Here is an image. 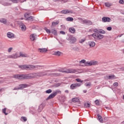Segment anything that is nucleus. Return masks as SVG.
<instances>
[{
    "mask_svg": "<svg viewBox=\"0 0 124 124\" xmlns=\"http://www.w3.org/2000/svg\"><path fill=\"white\" fill-rule=\"evenodd\" d=\"M52 93V90L51 89H48L46 91V93Z\"/></svg>",
    "mask_w": 124,
    "mask_h": 124,
    "instance_id": "nucleus-45",
    "label": "nucleus"
},
{
    "mask_svg": "<svg viewBox=\"0 0 124 124\" xmlns=\"http://www.w3.org/2000/svg\"><path fill=\"white\" fill-rule=\"evenodd\" d=\"M69 14V11L68 10H66V14Z\"/></svg>",
    "mask_w": 124,
    "mask_h": 124,
    "instance_id": "nucleus-62",
    "label": "nucleus"
},
{
    "mask_svg": "<svg viewBox=\"0 0 124 124\" xmlns=\"http://www.w3.org/2000/svg\"><path fill=\"white\" fill-rule=\"evenodd\" d=\"M30 36H31L30 39L32 41H34V40H35V36L34 35V34H31Z\"/></svg>",
    "mask_w": 124,
    "mask_h": 124,
    "instance_id": "nucleus-31",
    "label": "nucleus"
},
{
    "mask_svg": "<svg viewBox=\"0 0 124 124\" xmlns=\"http://www.w3.org/2000/svg\"><path fill=\"white\" fill-rule=\"evenodd\" d=\"M21 120H23L24 122H27L28 119H27V117H24V116H22L21 118Z\"/></svg>",
    "mask_w": 124,
    "mask_h": 124,
    "instance_id": "nucleus-42",
    "label": "nucleus"
},
{
    "mask_svg": "<svg viewBox=\"0 0 124 124\" xmlns=\"http://www.w3.org/2000/svg\"><path fill=\"white\" fill-rule=\"evenodd\" d=\"M68 40L70 41V43H71V44H74L75 42L77 41L76 38L75 37H74L73 35H70L68 37Z\"/></svg>",
    "mask_w": 124,
    "mask_h": 124,
    "instance_id": "nucleus-7",
    "label": "nucleus"
},
{
    "mask_svg": "<svg viewBox=\"0 0 124 124\" xmlns=\"http://www.w3.org/2000/svg\"><path fill=\"white\" fill-rule=\"evenodd\" d=\"M59 24H60V21L59 20H57L56 22H52L51 27H55V26H57V25H59Z\"/></svg>",
    "mask_w": 124,
    "mask_h": 124,
    "instance_id": "nucleus-21",
    "label": "nucleus"
},
{
    "mask_svg": "<svg viewBox=\"0 0 124 124\" xmlns=\"http://www.w3.org/2000/svg\"><path fill=\"white\" fill-rule=\"evenodd\" d=\"M83 42H85V40L84 39H81L80 40V43H83Z\"/></svg>",
    "mask_w": 124,
    "mask_h": 124,
    "instance_id": "nucleus-59",
    "label": "nucleus"
},
{
    "mask_svg": "<svg viewBox=\"0 0 124 124\" xmlns=\"http://www.w3.org/2000/svg\"><path fill=\"white\" fill-rule=\"evenodd\" d=\"M50 76H55L57 77L58 76H61V74L58 73H50Z\"/></svg>",
    "mask_w": 124,
    "mask_h": 124,
    "instance_id": "nucleus-27",
    "label": "nucleus"
},
{
    "mask_svg": "<svg viewBox=\"0 0 124 124\" xmlns=\"http://www.w3.org/2000/svg\"><path fill=\"white\" fill-rule=\"evenodd\" d=\"M113 86H114L115 87H118V86H119V83H118V82H114L113 83Z\"/></svg>",
    "mask_w": 124,
    "mask_h": 124,
    "instance_id": "nucleus-53",
    "label": "nucleus"
},
{
    "mask_svg": "<svg viewBox=\"0 0 124 124\" xmlns=\"http://www.w3.org/2000/svg\"><path fill=\"white\" fill-rule=\"evenodd\" d=\"M69 31L71 33H75V31H76V30H75V28L73 27H71L69 29Z\"/></svg>",
    "mask_w": 124,
    "mask_h": 124,
    "instance_id": "nucleus-18",
    "label": "nucleus"
},
{
    "mask_svg": "<svg viewBox=\"0 0 124 124\" xmlns=\"http://www.w3.org/2000/svg\"><path fill=\"white\" fill-rule=\"evenodd\" d=\"M76 72H77L76 69L72 68L67 69L66 71H65V73H76Z\"/></svg>",
    "mask_w": 124,
    "mask_h": 124,
    "instance_id": "nucleus-11",
    "label": "nucleus"
},
{
    "mask_svg": "<svg viewBox=\"0 0 124 124\" xmlns=\"http://www.w3.org/2000/svg\"><path fill=\"white\" fill-rule=\"evenodd\" d=\"M66 20L68 22H73V21L74 20V19L73 18V17H68L66 18Z\"/></svg>",
    "mask_w": 124,
    "mask_h": 124,
    "instance_id": "nucleus-30",
    "label": "nucleus"
},
{
    "mask_svg": "<svg viewBox=\"0 0 124 124\" xmlns=\"http://www.w3.org/2000/svg\"><path fill=\"white\" fill-rule=\"evenodd\" d=\"M0 23L4 24V25H6L7 23V19L5 18H1Z\"/></svg>",
    "mask_w": 124,
    "mask_h": 124,
    "instance_id": "nucleus-23",
    "label": "nucleus"
},
{
    "mask_svg": "<svg viewBox=\"0 0 124 124\" xmlns=\"http://www.w3.org/2000/svg\"><path fill=\"white\" fill-rule=\"evenodd\" d=\"M79 63L81 64V63H84L86 66V63H87V62L85 60H82L79 62Z\"/></svg>",
    "mask_w": 124,
    "mask_h": 124,
    "instance_id": "nucleus-40",
    "label": "nucleus"
},
{
    "mask_svg": "<svg viewBox=\"0 0 124 124\" xmlns=\"http://www.w3.org/2000/svg\"><path fill=\"white\" fill-rule=\"evenodd\" d=\"M54 0V1H55V2H57V1L61 2V0Z\"/></svg>",
    "mask_w": 124,
    "mask_h": 124,
    "instance_id": "nucleus-60",
    "label": "nucleus"
},
{
    "mask_svg": "<svg viewBox=\"0 0 124 124\" xmlns=\"http://www.w3.org/2000/svg\"><path fill=\"white\" fill-rule=\"evenodd\" d=\"M20 57H22V58H26V55L24 54H22V52H20L19 54H18V58Z\"/></svg>",
    "mask_w": 124,
    "mask_h": 124,
    "instance_id": "nucleus-39",
    "label": "nucleus"
},
{
    "mask_svg": "<svg viewBox=\"0 0 124 124\" xmlns=\"http://www.w3.org/2000/svg\"><path fill=\"white\" fill-rule=\"evenodd\" d=\"M10 1H12L13 3H18V2H24V1H22L21 0H9Z\"/></svg>",
    "mask_w": 124,
    "mask_h": 124,
    "instance_id": "nucleus-22",
    "label": "nucleus"
},
{
    "mask_svg": "<svg viewBox=\"0 0 124 124\" xmlns=\"http://www.w3.org/2000/svg\"><path fill=\"white\" fill-rule=\"evenodd\" d=\"M108 80H113V79H116L117 77L115 76V75H109L108 77H107Z\"/></svg>",
    "mask_w": 124,
    "mask_h": 124,
    "instance_id": "nucleus-13",
    "label": "nucleus"
},
{
    "mask_svg": "<svg viewBox=\"0 0 124 124\" xmlns=\"http://www.w3.org/2000/svg\"><path fill=\"white\" fill-rule=\"evenodd\" d=\"M27 21H31V22H32V21H34V17L32 16H30V17L27 18L26 19Z\"/></svg>",
    "mask_w": 124,
    "mask_h": 124,
    "instance_id": "nucleus-25",
    "label": "nucleus"
},
{
    "mask_svg": "<svg viewBox=\"0 0 124 124\" xmlns=\"http://www.w3.org/2000/svg\"><path fill=\"white\" fill-rule=\"evenodd\" d=\"M105 5L106 7H110L111 6V4L109 3L108 2L105 3Z\"/></svg>",
    "mask_w": 124,
    "mask_h": 124,
    "instance_id": "nucleus-43",
    "label": "nucleus"
},
{
    "mask_svg": "<svg viewBox=\"0 0 124 124\" xmlns=\"http://www.w3.org/2000/svg\"><path fill=\"white\" fill-rule=\"evenodd\" d=\"M92 36L96 40H101V39H103V38H104V35L100 34L99 33H93L92 34Z\"/></svg>",
    "mask_w": 124,
    "mask_h": 124,
    "instance_id": "nucleus-4",
    "label": "nucleus"
},
{
    "mask_svg": "<svg viewBox=\"0 0 124 124\" xmlns=\"http://www.w3.org/2000/svg\"><path fill=\"white\" fill-rule=\"evenodd\" d=\"M41 76H51L50 73L44 72L41 73Z\"/></svg>",
    "mask_w": 124,
    "mask_h": 124,
    "instance_id": "nucleus-26",
    "label": "nucleus"
},
{
    "mask_svg": "<svg viewBox=\"0 0 124 124\" xmlns=\"http://www.w3.org/2000/svg\"><path fill=\"white\" fill-rule=\"evenodd\" d=\"M98 63L97 61H91L89 62H87L86 66H92V65H96Z\"/></svg>",
    "mask_w": 124,
    "mask_h": 124,
    "instance_id": "nucleus-6",
    "label": "nucleus"
},
{
    "mask_svg": "<svg viewBox=\"0 0 124 124\" xmlns=\"http://www.w3.org/2000/svg\"><path fill=\"white\" fill-rule=\"evenodd\" d=\"M106 109H108V110H110V108L108 107H105Z\"/></svg>",
    "mask_w": 124,
    "mask_h": 124,
    "instance_id": "nucleus-63",
    "label": "nucleus"
},
{
    "mask_svg": "<svg viewBox=\"0 0 124 124\" xmlns=\"http://www.w3.org/2000/svg\"><path fill=\"white\" fill-rule=\"evenodd\" d=\"M15 35H14V34H13L12 32H8L7 33V36L9 38H14V36Z\"/></svg>",
    "mask_w": 124,
    "mask_h": 124,
    "instance_id": "nucleus-14",
    "label": "nucleus"
},
{
    "mask_svg": "<svg viewBox=\"0 0 124 124\" xmlns=\"http://www.w3.org/2000/svg\"><path fill=\"white\" fill-rule=\"evenodd\" d=\"M3 5H4V6H10V5H12V3L6 2H4V3L3 4Z\"/></svg>",
    "mask_w": 124,
    "mask_h": 124,
    "instance_id": "nucleus-35",
    "label": "nucleus"
},
{
    "mask_svg": "<svg viewBox=\"0 0 124 124\" xmlns=\"http://www.w3.org/2000/svg\"><path fill=\"white\" fill-rule=\"evenodd\" d=\"M119 3H120L121 4H124V0H120Z\"/></svg>",
    "mask_w": 124,
    "mask_h": 124,
    "instance_id": "nucleus-55",
    "label": "nucleus"
},
{
    "mask_svg": "<svg viewBox=\"0 0 124 124\" xmlns=\"http://www.w3.org/2000/svg\"><path fill=\"white\" fill-rule=\"evenodd\" d=\"M97 119L98 120L99 122H100V123H103V119L102 118V116H101L99 114H97Z\"/></svg>",
    "mask_w": 124,
    "mask_h": 124,
    "instance_id": "nucleus-15",
    "label": "nucleus"
},
{
    "mask_svg": "<svg viewBox=\"0 0 124 124\" xmlns=\"http://www.w3.org/2000/svg\"><path fill=\"white\" fill-rule=\"evenodd\" d=\"M58 71L59 72H62V73H65V71H63L62 70V69H59L58 70Z\"/></svg>",
    "mask_w": 124,
    "mask_h": 124,
    "instance_id": "nucleus-54",
    "label": "nucleus"
},
{
    "mask_svg": "<svg viewBox=\"0 0 124 124\" xmlns=\"http://www.w3.org/2000/svg\"><path fill=\"white\" fill-rule=\"evenodd\" d=\"M15 79H18V80H28V79H32L34 78L33 76L30 74H16L14 75Z\"/></svg>",
    "mask_w": 124,
    "mask_h": 124,
    "instance_id": "nucleus-1",
    "label": "nucleus"
},
{
    "mask_svg": "<svg viewBox=\"0 0 124 124\" xmlns=\"http://www.w3.org/2000/svg\"><path fill=\"white\" fill-rule=\"evenodd\" d=\"M55 85V87L56 88H59V87H60V86H61V83H56Z\"/></svg>",
    "mask_w": 124,
    "mask_h": 124,
    "instance_id": "nucleus-49",
    "label": "nucleus"
},
{
    "mask_svg": "<svg viewBox=\"0 0 124 124\" xmlns=\"http://www.w3.org/2000/svg\"><path fill=\"white\" fill-rule=\"evenodd\" d=\"M91 107V104L89 102L84 103V108H90Z\"/></svg>",
    "mask_w": 124,
    "mask_h": 124,
    "instance_id": "nucleus-24",
    "label": "nucleus"
},
{
    "mask_svg": "<svg viewBox=\"0 0 124 124\" xmlns=\"http://www.w3.org/2000/svg\"><path fill=\"white\" fill-rule=\"evenodd\" d=\"M19 86L18 87H15V88L13 89V90H14V91H16V90H20V89H19Z\"/></svg>",
    "mask_w": 124,
    "mask_h": 124,
    "instance_id": "nucleus-57",
    "label": "nucleus"
},
{
    "mask_svg": "<svg viewBox=\"0 0 124 124\" xmlns=\"http://www.w3.org/2000/svg\"><path fill=\"white\" fill-rule=\"evenodd\" d=\"M51 33L55 36H57L58 35V31L55 29H51Z\"/></svg>",
    "mask_w": 124,
    "mask_h": 124,
    "instance_id": "nucleus-17",
    "label": "nucleus"
},
{
    "mask_svg": "<svg viewBox=\"0 0 124 124\" xmlns=\"http://www.w3.org/2000/svg\"><path fill=\"white\" fill-rule=\"evenodd\" d=\"M60 33H61V34L64 35V34H65V32H64V31H60Z\"/></svg>",
    "mask_w": 124,
    "mask_h": 124,
    "instance_id": "nucleus-58",
    "label": "nucleus"
},
{
    "mask_svg": "<svg viewBox=\"0 0 124 124\" xmlns=\"http://www.w3.org/2000/svg\"><path fill=\"white\" fill-rule=\"evenodd\" d=\"M30 15H31V14L28 13H26L24 14V17L26 18V20H27L28 18L30 16Z\"/></svg>",
    "mask_w": 124,
    "mask_h": 124,
    "instance_id": "nucleus-34",
    "label": "nucleus"
},
{
    "mask_svg": "<svg viewBox=\"0 0 124 124\" xmlns=\"http://www.w3.org/2000/svg\"><path fill=\"white\" fill-rule=\"evenodd\" d=\"M19 89L23 90L26 88H28L29 87V85L27 84H21L19 85Z\"/></svg>",
    "mask_w": 124,
    "mask_h": 124,
    "instance_id": "nucleus-12",
    "label": "nucleus"
},
{
    "mask_svg": "<svg viewBox=\"0 0 124 124\" xmlns=\"http://www.w3.org/2000/svg\"><path fill=\"white\" fill-rule=\"evenodd\" d=\"M61 3H65V2H67V0H61Z\"/></svg>",
    "mask_w": 124,
    "mask_h": 124,
    "instance_id": "nucleus-52",
    "label": "nucleus"
},
{
    "mask_svg": "<svg viewBox=\"0 0 124 124\" xmlns=\"http://www.w3.org/2000/svg\"><path fill=\"white\" fill-rule=\"evenodd\" d=\"M45 106H46V104H45V103H42L41 105L39 106L38 108L37 109L38 113L42 112V110L44 109Z\"/></svg>",
    "mask_w": 124,
    "mask_h": 124,
    "instance_id": "nucleus-9",
    "label": "nucleus"
},
{
    "mask_svg": "<svg viewBox=\"0 0 124 124\" xmlns=\"http://www.w3.org/2000/svg\"><path fill=\"white\" fill-rule=\"evenodd\" d=\"M69 13H70L71 14H73V11H72V10H70V11H69Z\"/></svg>",
    "mask_w": 124,
    "mask_h": 124,
    "instance_id": "nucleus-61",
    "label": "nucleus"
},
{
    "mask_svg": "<svg viewBox=\"0 0 124 124\" xmlns=\"http://www.w3.org/2000/svg\"><path fill=\"white\" fill-rule=\"evenodd\" d=\"M95 104L96 105H99V100H96L95 101Z\"/></svg>",
    "mask_w": 124,
    "mask_h": 124,
    "instance_id": "nucleus-50",
    "label": "nucleus"
},
{
    "mask_svg": "<svg viewBox=\"0 0 124 124\" xmlns=\"http://www.w3.org/2000/svg\"><path fill=\"white\" fill-rule=\"evenodd\" d=\"M79 99L77 97L73 98L72 99V102H79Z\"/></svg>",
    "mask_w": 124,
    "mask_h": 124,
    "instance_id": "nucleus-28",
    "label": "nucleus"
},
{
    "mask_svg": "<svg viewBox=\"0 0 124 124\" xmlns=\"http://www.w3.org/2000/svg\"><path fill=\"white\" fill-rule=\"evenodd\" d=\"M85 86L86 87H91V82H86Z\"/></svg>",
    "mask_w": 124,
    "mask_h": 124,
    "instance_id": "nucleus-47",
    "label": "nucleus"
},
{
    "mask_svg": "<svg viewBox=\"0 0 124 124\" xmlns=\"http://www.w3.org/2000/svg\"><path fill=\"white\" fill-rule=\"evenodd\" d=\"M107 31H112V27L108 26L107 28Z\"/></svg>",
    "mask_w": 124,
    "mask_h": 124,
    "instance_id": "nucleus-48",
    "label": "nucleus"
},
{
    "mask_svg": "<svg viewBox=\"0 0 124 124\" xmlns=\"http://www.w3.org/2000/svg\"><path fill=\"white\" fill-rule=\"evenodd\" d=\"M88 44L90 47H94L95 46V43L93 41L89 42Z\"/></svg>",
    "mask_w": 124,
    "mask_h": 124,
    "instance_id": "nucleus-19",
    "label": "nucleus"
},
{
    "mask_svg": "<svg viewBox=\"0 0 124 124\" xmlns=\"http://www.w3.org/2000/svg\"><path fill=\"white\" fill-rule=\"evenodd\" d=\"M38 50L40 52V53H45L48 51V49H47L46 48H39Z\"/></svg>",
    "mask_w": 124,
    "mask_h": 124,
    "instance_id": "nucleus-16",
    "label": "nucleus"
},
{
    "mask_svg": "<svg viewBox=\"0 0 124 124\" xmlns=\"http://www.w3.org/2000/svg\"><path fill=\"white\" fill-rule=\"evenodd\" d=\"M100 31V29H94L93 31L95 33H99Z\"/></svg>",
    "mask_w": 124,
    "mask_h": 124,
    "instance_id": "nucleus-37",
    "label": "nucleus"
},
{
    "mask_svg": "<svg viewBox=\"0 0 124 124\" xmlns=\"http://www.w3.org/2000/svg\"><path fill=\"white\" fill-rule=\"evenodd\" d=\"M73 50H74V51H79L80 49L78 47L76 46L73 48Z\"/></svg>",
    "mask_w": 124,
    "mask_h": 124,
    "instance_id": "nucleus-44",
    "label": "nucleus"
},
{
    "mask_svg": "<svg viewBox=\"0 0 124 124\" xmlns=\"http://www.w3.org/2000/svg\"><path fill=\"white\" fill-rule=\"evenodd\" d=\"M78 20H79L80 21H81V23H82V24H86L88 26H91L93 25V22H92V21L90 20H88V19L83 20V18L81 17H78Z\"/></svg>",
    "mask_w": 124,
    "mask_h": 124,
    "instance_id": "nucleus-5",
    "label": "nucleus"
},
{
    "mask_svg": "<svg viewBox=\"0 0 124 124\" xmlns=\"http://www.w3.org/2000/svg\"><path fill=\"white\" fill-rule=\"evenodd\" d=\"M8 58L9 59H17V58H19V54H18V52H16L15 54L9 55Z\"/></svg>",
    "mask_w": 124,
    "mask_h": 124,
    "instance_id": "nucleus-10",
    "label": "nucleus"
},
{
    "mask_svg": "<svg viewBox=\"0 0 124 124\" xmlns=\"http://www.w3.org/2000/svg\"><path fill=\"white\" fill-rule=\"evenodd\" d=\"M19 68H20L22 70H32V69H34L35 66L33 65H19L18 66Z\"/></svg>",
    "mask_w": 124,
    "mask_h": 124,
    "instance_id": "nucleus-2",
    "label": "nucleus"
},
{
    "mask_svg": "<svg viewBox=\"0 0 124 124\" xmlns=\"http://www.w3.org/2000/svg\"><path fill=\"white\" fill-rule=\"evenodd\" d=\"M61 54H62V52L60 51L54 52V55H55V56H58L59 57H60L61 56Z\"/></svg>",
    "mask_w": 124,
    "mask_h": 124,
    "instance_id": "nucleus-33",
    "label": "nucleus"
},
{
    "mask_svg": "<svg viewBox=\"0 0 124 124\" xmlns=\"http://www.w3.org/2000/svg\"><path fill=\"white\" fill-rule=\"evenodd\" d=\"M2 113L3 114H4V115L5 116H7V115H8V113H7L6 112V108H4L3 109H2Z\"/></svg>",
    "mask_w": 124,
    "mask_h": 124,
    "instance_id": "nucleus-32",
    "label": "nucleus"
},
{
    "mask_svg": "<svg viewBox=\"0 0 124 124\" xmlns=\"http://www.w3.org/2000/svg\"><path fill=\"white\" fill-rule=\"evenodd\" d=\"M99 33H101L102 34H104L106 33V31H105L102 30V29H100V31H99Z\"/></svg>",
    "mask_w": 124,
    "mask_h": 124,
    "instance_id": "nucleus-38",
    "label": "nucleus"
},
{
    "mask_svg": "<svg viewBox=\"0 0 124 124\" xmlns=\"http://www.w3.org/2000/svg\"><path fill=\"white\" fill-rule=\"evenodd\" d=\"M111 21H112V20L108 16H104L102 18V21L103 22V23H109L111 22Z\"/></svg>",
    "mask_w": 124,
    "mask_h": 124,
    "instance_id": "nucleus-8",
    "label": "nucleus"
},
{
    "mask_svg": "<svg viewBox=\"0 0 124 124\" xmlns=\"http://www.w3.org/2000/svg\"><path fill=\"white\" fill-rule=\"evenodd\" d=\"M76 81H77V82H78V83H83V81L81 80V79L78 78L76 79Z\"/></svg>",
    "mask_w": 124,
    "mask_h": 124,
    "instance_id": "nucleus-41",
    "label": "nucleus"
},
{
    "mask_svg": "<svg viewBox=\"0 0 124 124\" xmlns=\"http://www.w3.org/2000/svg\"><path fill=\"white\" fill-rule=\"evenodd\" d=\"M20 28H21L22 31H26V25H25L24 24L22 23L20 26Z\"/></svg>",
    "mask_w": 124,
    "mask_h": 124,
    "instance_id": "nucleus-20",
    "label": "nucleus"
},
{
    "mask_svg": "<svg viewBox=\"0 0 124 124\" xmlns=\"http://www.w3.org/2000/svg\"><path fill=\"white\" fill-rule=\"evenodd\" d=\"M77 87L76 86V84H72L70 85V89L71 90H75Z\"/></svg>",
    "mask_w": 124,
    "mask_h": 124,
    "instance_id": "nucleus-29",
    "label": "nucleus"
},
{
    "mask_svg": "<svg viewBox=\"0 0 124 124\" xmlns=\"http://www.w3.org/2000/svg\"><path fill=\"white\" fill-rule=\"evenodd\" d=\"M45 30L46 31L47 33H48V34H50V33H51V32H52V31L47 29V27L45 28Z\"/></svg>",
    "mask_w": 124,
    "mask_h": 124,
    "instance_id": "nucleus-36",
    "label": "nucleus"
},
{
    "mask_svg": "<svg viewBox=\"0 0 124 124\" xmlns=\"http://www.w3.org/2000/svg\"><path fill=\"white\" fill-rule=\"evenodd\" d=\"M61 13L62 14H66V10H63L61 11Z\"/></svg>",
    "mask_w": 124,
    "mask_h": 124,
    "instance_id": "nucleus-51",
    "label": "nucleus"
},
{
    "mask_svg": "<svg viewBox=\"0 0 124 124\" xmlns=\"http://www.w3.org/2000/svg\"><path fill=\"white\" fill-rule=\"evenodd\" d=\"M76 84V86L77 87H80L81 86V85H83V83H81L80 82L79 83H75Z\"/></svg>",
    "mask_w": 124,
    "mask_h": 124,
    "instance_id": "nucleus-46",
    "label": "nucleus"
},
{
    "mask_svg": "<svg viewBox=\"0 0 124 124\" xmlns=\"http://www.w3.org/2000/svg\"><path fill=\"white\" fill-rule=\"evenodd\" d=\"M13 49V48H12V47L9 48L8 49V52H9V53H10V52H11V51H12Z\"/></svg>",
    "mask_w": 124,
    "mask_h": 124,
    "instance_id": "nucleus-56",
    "label": "nucleus"
},
{
    "mask_svg": "<svg viewBox=\"0 0 124 124\" xmlns=\"http://www.w3.org/2000/svg\"><path fill=\"white\" fill-rule=\"evenodd\" d=\"M83 93H87V90H84Z\"/></svg>",
    "mask_w": 124,
    "mask_h": 124,
    "instance_id": "nucleus-64",
    "label": "nucleus"
},
{
    "mask_svg": "<svg viewBox=\"0 0 124 124\" xmlns=\"http://www.w3.org/2000/svg\"><path fill=\"white\" fill-rule=\"evenodd\" d=\"M58 93H62V91L61 90H56L54 91L51 94H50L47 98L46 99V100L47 101L49 100V99H52V98H54Z\"/></svg>",
    "mask_w": 124,
    "mask_h": 124,
    "instance_id": "nucleus-3",
    "label": "nucleus"
}]
</instances>
